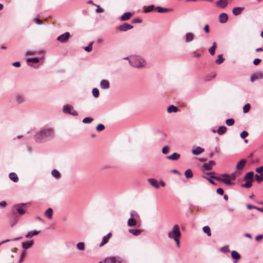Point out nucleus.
Returning a JSON list of instances; mask_svg holds the SVG:
<instances>
[{"mask_svg":"<svg viewBox=\"0 0 263 263\" xmlns=\"http://www.w3.org/2000/svg\"><path fill=\"white\" fill-rule=\"evenodd\" d=\"M7 203L5 201H2L0 202V208H4L6 206Z\"/></svg>","mask_w":263,"mask_h":263,"instance_id":"nucleus-60","label":"nucleus"},{"mask_svg":"<svg viewBox=\"0 0 263 263\" xmlns=\"http://www.w3.org/2000/svg\"><path fill=\"white\" fill-rule=\"evenodd\" d=\"M54 133H35L34 138L37 142H43L54 137Z\"/></svg>","mask_w":263,"mask_h":263,"instance_id":"nucleus-1","label":"nucleus"},{"mask_svg":"<svg viewBox=\"0 0 263 263\" xmlns=\"http://www.w3.org/2000/svg\"><path fill=\"white\" fill-rule=\"evenodd\" d=\"M96 6L97 7L96 10V11L97 13H102L104 11L103 9L102 8H101L99 5H97V6Z\"/></svg>","mask_w":263,"mask_h":263,"instance_id":"nucleus-54","label":"nucleus"},{"mask_svg":"<svg viewBox=\"0 0 263 263\" xmlns=\"http://www.w3.org/2000/svg\"><path fill=\"white\" fill-rule=\"evenodd\" d=\"M203 231L207 234L208 236H211V229L209 226H204L203 227Z\"/></svg>","mask_w":263,"mask_h":263,"instance_id":"nucleus-35","label":"nucleus"},{"mask_svg":"<svg viewBox=\"0 0 263 263\" xmlns=\"http://www.w3.org/2000/svg\"><path fill=\"white\" fill-rule=\"evenodd\" d=\"M211 178L214 179L220 182H222L226 185H231L234 184L233 182H231L229 175L227 174H222L220 177L212 176Z\"/></svg>","mask_w":263,"mask_h":263,"instance_id":"nucleus-4","label":"nucleus"},{"mask_svg":"<svg viewBox=\"0 0 263 263\" xmlns=\"http://www.w3.org/2000/svg\"><path fill=\"white\" fill-rule=\"evenodd\" d=\"M204 151V149L200 146H197L196 148L192 151V153L194 155L197 156Z\"/></svg>","mask_w":263,"mask_h":263,"instance_id":"nucleus-13","label":"nucleus"},{"mask_svg":"<svg viewBox=\"0 0 263 263\" xmlns=\"http://www.w3.org/2000/svg\"><path fill=\"white\" fill-rule=\"evenodd\" d=\"M176 244V246L178 248L180 247V238H176L173 239Z\"/></svg>","mask_w":263,"mask_h":263,"instance_id":"nucleus-58","label":"nucleus"},{"mask_svg":"<svg viewBox=\"0 0 263 263\" xmlns=\"http://www.w3.org/2000/svg\"><path fill=\"white\" fill-rule=\"evenodd\" d=\"M132 16V13L127 12L124 13L120 17L121 20L123 21L128 20Z\"/></svg>","mask_w":263,"mask_h":263,"instance_id":"nucleus-21","label":"nucleus"},{"mask_svg":"<svg viewBox=\"0 0 263 263\" xmlns=\"http://www.w3.org/2000/svg\"><path fill=\"white\" fill-rule=\"evenodd\" d=\"M123 260L120 256H109L106 257L104 260V263H123Z\"/></svg>","mask_w":263,"mask_h":263,"instance_id":"nucleus-5","label":"nucleus"},{"mask_svg":"<svg viewBox=\"0 0 263 263\" xmlns=\"http://www.w3.org/2000/svg\"><path fill=\"white\" fill-rule=\"evenodd\" d=\"M168 151H169V149L167 147V146H164L162 148V153L163 154H166L168 153Z\"/></svg>","mask_w":263,"mask_h":263,"instance_id":"nucleus-56","label":"nucleus"},{"mask_svg":"<svg viewBox=\"0 0 263 263\" xmlns=\"http://www.w3.org/2000/svg\"><path fill=\"white\" fill-rule=\"evenodd\" d=\"M22 238V237H16V238H13V239H6V240H5L4 241H2V243H4L9 242V241H16V240H18L19 239H21Z\"/></svg>","mask_w":263,"mask_h":263,"instance_id":"nucleus-49","label":"nucleus"},{"mask_svg":"<svg viewBox=\"0 0 263 263\" xmlns=\"http://www.w3.org/2000/svg\"><path fill=\"white\" fill-rule=\"evenodd\" d=\"M73 109L72 106L67 104L64 106L63 107V112L65 114H69L71 113V110Z\"/></svg>","mask_w":263,"mask_h":263,"instance_id":"nucleus-19","label":"nucleus"},{"mask_svg":"<svg viewBox=\"0 0 263 263\" xmlns=\"http://www.w3.org/2000/svg\"><path fill=\"white\" fill-rule=\"evenodd\" d=\"M51 174L56 179H59L61 177L60 173L56 169H53L52 171Z\"/></svg>","mask_w":263,"mask_h":263,"instance_id":"nucleus-30","label":"nucleus"},{"mask_svg":"<svg viewBox=\"0 0 263 263\" xmlns=\"http://www.w3.org/2000/svg\"><path fill=\"white\" fill-rule=\"evenodd\" d=\"M261 59L256 58L254 60L253 64L255 65H257L258 64H259V63L261 62Z\"/></svg>","mask_w":263,"mask_h":263,"instance_id":"nucleus-57","label":"nucleus"},{"mask_svg":"<svg viewBox=\"0 0 263 263\" xmlns=\"http://www.w3.org/2000/svg\"><path fill=\"white\" fill-rule=\"evenodd\" d=\"M247 208H248L249 210H251V209H256V206H254V205H252L250 204H247Z\"/></svg>","mask_w":263,"mask_h":263,"instance_id":"nucleus-63","label":"nucleus"},{"mask_svg":"<svg viewBox=\"0 0 263 263\" xmlns=\"http://www.w3.org/2000/svg\"><path fill=\"white\" fill-rule=\"evenodd\" d=\"M263 79V72H258L252 74L250 77V81L253 82L257 80Z\"/></svg>","mask_w":263,"mask_h":263,"instance_id":"nucleus-8","label":"nucleus"},{"mask_svg":"<svg viewBox=\"0 0 263 263\" xmlns=\"http://www.w3.org/2000/svg\"><path fill=\"white\" fill-rule=\"evenodd\" d=\"M111 236V234L110 233H109L108 234L104 236L100 244V246L102 247L104 246L105 244H106L108 242V240L110 238Z\"/></svg>","mask_w":263,"mask_h":263,"instance_id":"nucleus-17","label":"nucleus"},{"mask_svg":"<svg viewBox=\"0 0 263 263\" xmlns=\"http://www.w3.org/2000/svg\"><path fill=\"white\" fill-rule=\"evenodd\" d=\"M129 62L131 66L137 68L144 67L145 65V60L141 57L137 55L130 57Z\"/></svg>","mask_w":263,"mask_h":263,"instance_id":"nucleus-2","label":"nucleus"},{"mask_svg":"<svg viewBox=\"0 0 263 263\" xmlns=\"http://www.w3.org/2000/svg\"><path fill=\"white\" fill-rule=\"evenodd\" d=\"M231 255L233 259L238 260L240 258V254L236 251H232L231 252Z\"/></svg>","mask_w":263,"mask_h":263,"instance_id":"nucleus-32","label":"nucleus"},{"mask_svg":"<svg viewBox=\"0 0 263 263\" xmlns=\"http://www.w3.org/2000/svg\"><path fill=\"white\" fill-rule=\"evenodd\" d=\"M224 59L223 58L221 54L218 55V59L216 60V63L218 65L221 64L224 61Z\"/></svg>","mask_w":263,"mask_h":263,"instance_id":"nucleus-38","label":"nucleus"},{"mask_svg":"<svg viewBox=\"0 0 263 263\" xmlns=\"http://www.w3.org/2000/svg\"><path fill=\"white\" fill-rule=\"evenodd\" d=\"M9 178L14 182H17L18 181V178L16 173L12 172L9 175Z\"/></svg>","mask_w":263,"mask_h":263,"instance_id":"nucleus-24","label":"nucleus"},{"mask_svg":"<svg viewBox=\"0 0 263 263\" xmlns=\"http://www.w3.org/2000/svg\"><path fill=\"white\" fill-rule=\"evenodd\" d=\"M39 233H40L39 231H31V232L28 233L26 235L25 237L27 238H31L33 236L38 235L39 234Z\"/></svg>","mask_w":263,"mask_h":263,"instance_id":"nucleus-28","label":"nucleus"},{"mask_svg":"<svg viewBox=\"0 0 263 263\" xmlns=\"http://www.w3.org/2000/svg\"><path fill=\"white\" fill-rule=\"evenodd\" d=\"M217 194L222 195H223V190L222 188H218L216 191Z\"/></svg>","mask_w":263,"mask_h":263,"instance_id":"nucleus-59","label":"nucleus"},{"mask_svg":"<svg viewBox=\"0 0 263 263\" xmlns=\"http://www.w3.org/2000/svg\"><path fill=\"white\" fill-rule=\"evenodd\" d=\"M255 171L260 174H263V166L257 168Z\"/></svg>","mask_w":263,"mask_h":263,"instance_id":"nucleus-55","label":"nucleus"},{"mask_svg":"<svg viewBox=\"0 0 263 263\" xmlns=\"http://www.w3.org/2000/svg\"><path fill=\"white\" fill-rule=\"evenodd\" d=\"M180 154L177 153H174L172 155L167 156L166 158L169 160H177L180 158Z\"/></svg>","mask_w":263,"mask_h":263,"instance_id":"nucleus-20","label":"nucleus"},{"mask_svg":"<svg viewBox=\"0 0 263 263\" xmlns=\"http://www.w3.org/2000/svg\"><path fill=\"white\" fill-rule=\"evenodd\" d=\"M28 63H37L39 62V59L38 58H28L27 60Z\"/></svg>","mask_w":263,"mask_h":263,"instance_id":"nucleus-40","label":"nucleus"},{"mask_svg":"<svg viewBox=\"0 0 263 263\" xmlns=\"http://www.w3.org/2000/svg\"><path fill=\"white\" fill-rule=\"evenodd\" d=\"M100 87L103 89H106L109 87V83L107 80H103L100 82Z\"/></svg>","mask_w":263,"mask_h":263,"instance_id":"nucleus-14","label":"nucleus"},{"mask_svg":"<svg viewBox=\"0 0 263 263\" xmlns=\"http://www.w3.org/2000/svg\"><path fill=\"white\" fill-rule=\"evenodd\" d=\"M248 133H240V137L242 139H245L248 136Z\"/></svg>","mask_w":263,"mask_h":263,"instance_id":"nucleus-62","label":"nucleus"},{"mask_svg":"<svg viewBox=\"0 0 263 263\" xmlns=\"http://www.w3.org/2000/svg\"><path fill=\"white\" fill-rule=\"evenodd\" d=\"M128 232L134 236H138L141 233V231L139 229H131L128 230Z\"/></svg>","mask_w":263,"mask_h":263,"instance_id":"nucleus-26","label":"nucleus"},{"mask_svg":"<svg viewBox=\"0 0 263 263\" xmlns=\"http://www.w3.org/2000/svg\"><path fill=\"white\" fill-rule=\"evenodd\" d=\"M245 181H246V183L241 184L242 187L249 188L252 186V181H251V180H245Z\"/></svg>","mask_w":263,"mask_h":263,"instance_id":"nucleus-36","label":"nucleus"},{"mask_svg":"<svg viewBox=\"0 0 263 263\" xmlns=\"http://www.w3.org/2000/svg\"><path fill=\"white\" fill-rule=\"evenodd\" d=\"M244 10L243 7H237L233 8L232 13L235 16H238L241 14L242 11Z\"/></svg>","mask_w":263,"mask_h":263,"instance_id":"nucleus-10","label":"nucleus"},{"mask_svg":"<svg viewBox=\"0 0 263 263\" xmlns=\"http://www.w3.org/2000/svg\"><path fill=\"white\" fill-rule=\"evenodd\" d=\"M215 77V74L208 75L205 78V81H209Z\"/></svg>","mask_w":263,"mask_h":263,"instance_id":"nucleus-52","label":"nucleus"},{"mask_svg":"<svg viewBox=\"0 0 263 263\" xmlns=\"http://www.w3.org/2000/svg\"><path fill=\"white\" fill-rule=\"evenodd\" d=\"M92 93L95 98H98L99 96V90L97 88H93Z\"/></svg>","mask_w":263,"mask_h":263,"instance_id":"nucleus-42","label":"nucleus"},{"mask_svg":"<svg viewBox=\"0 0 263 263\" xmlns=\"http://www.w3.org/2000/svg\"><path fill=\"white\" fill-rule=\"evenodd\" d=\"M70 33L68 32H66L57 37V40L61 43H65L67 42L70 37Z\"/></svg>","mask_w":263,"mask_h":263,"instance_id":"nucleus-6","label":"nucleus"},{"mask_svg":"<svg viewBox=\"0 0 263 263\" xmlns=\"http://www.w3.org/2000/svg\"><path fill=\"white\" fill-rule=\"evenodd\" d=\"M156 9H157V11L159 13H164L170 11L171 10L167 8H164L160 6H157L156 7Z\"/></svg>","mask_w":263,"mask_h":263,"instance_id":"nucleus-34","label":"nucleus"},{"mask_svg":"<svg viewBox=\"0 0 263 263\" xmlns=\"http://www.w3.org/2000/svg\"><path fill=\"white\" fill-rule=\"evenodd\" d=\"M247 161L245 159H241L239 162H238L236 165V168L238 170H242L246 163Z\"/></svg>","mask_w":263,"mask_h":263,"instance_id":"nucleus-15","label":"nucleus"},{"mask_svg":"<svg viewBox=\"0 0 263 263\" xmlns=\"http://www.w3.org/2000/svg\"><path fill=\"white\" fill-rule=\"evenodd\" d=\"M137 224L136 220L133 217L129 218L127 221V225L128 227H134Z\"/></svg>","mask_w":263,"mask_h":263,"instance_id":"nucleus-27","label":"nucleus"},{"mask_svg":"<svg viewBox=\"0 0 263 263\" xmlns=\"http://www.w3.org/2000/svg\"><path fill=\"white\" fill-rule=\"evenodd\" d=\"M250 108H251V106H250V104H249V103L246 104L243 107V113H245V114L247 113L249 111Z\"/></svg>","mask_w":263,"mask_h":263,"instance_id":"nucleus-44","label":"nucleus"},{"mask_svg":"<svg viewBox=\"0 0 263 263\" xmlns=\"http://www.w3.org/2000/svg\"><path fill=\"white\" fill-rule=\"evenodd\" d=\"M34 22L37 24H42L43 23L42 21L37 18H34Z\"/></svg>","mask_w":263,"mask_h":263,"instance_id":"nucleus-61","label":"nucleus"},{"mask_svg":"<svg viewBox=\"0 0 263 263\" xmlns=\"http://www.w3.org/2000/svg\"><path fill=\"white\" fill-rule=\"evenodd\" d=\"M215 165V162L214 160H210L208 163H204L203 165V168L206 171H210L212 170V166Z\"/></svg>","mask_w":263,"mask_h":263,"instance_id":"nucleus-9","label":"nucleus"},{"mask_svg":"<svg viewBox=\"0 0 263 263\" xmlns=\"http://www.w3.org/2000/svg\"><path fill=\"white\" fill-rule=\"evenodd\" d=\"M133 28V26L127 24V23H124L117 27V29L121 31H126L132 29Z\"/></svg>","mask_w":263,"mask_h":263,"instance_id":"nucleus-7","label":"nucleus"},{"mask_svg":"<svg viewBox=\"0 0 263 263\" xmlns=\"http://www.w3.org/2000/svg\"><path fill=\"white\" fill-rule=\"evenodd\" d=\"M155 8V6L154 5H149L148 6L146 9H144L143 10V12L144 13H148V12H149L151 11H152Z\"/></svg>","mask_w":263,"mask_h":263,"instance_id":"nucleus-45","label":"nucleus"},{"mask_svg":"<svg viewBox=\"0 0 263 263\" xmlns=\"http://www.w3.org/2000/svg\"><path fill=\"white\" fill-rule=\"evenodd\" d=\"M228 2L227 0H219L216 2V6L218 7L224 8L227 6Z\"/></svg>","mask_w":263,"mask_h":263,"instance_id":"nucleus-12","label":"nucleus"},{"mask_svg":"<svg viewBox=\"0 0 263 263\" xmlns=\"http://www.w3.org/2000/svg\"><path fill=\"white\" fill-rule=\"evenodd\" d=\"M255 178L258 183L263 181V174H256L255 175Z\"/></svg>","mask_w":263,"mask_h":263,"instance_id":"nucleus-37","label":"nucleus"},{"mask_svg":"<svg viewBox=\"0 0 263 263\" xmlns=\"http://www.w3.org/2000/svg\"><path fill=\"white\" fill-rule=\"evenodd\" d=\"M194 35L191 32H187L185 34V42L186 43L190 42L193 40Z\"/></svg>","mask_w":263,"mask_h":263,"instance_id":"nucleus-22","label":"nucleus"},{"mask_svg":"<svg viewBox=\"0 0 263 263\" xmlns=\"http://www.w3.org/2000/svg\"><path fill=\"white\" fill-rule=\"evenodd\" d=\"M76 248L79 251H83L85 248L84 243L83 242H78L76 245Z\"/></svg>","mask_w":263,"mask_h":263,"instance_id":"nucleus-33","label":"nucleus"},{"mask_svg":"<svg viewBox=\"0 0 263 263\" xmlns=\"http://www.w3.org/2000/svg\"><path fill=\"white\" fill-rule=\"evenodd\" d=\"M167 236L169 238L172 239L180 238L181 236V232L179 226L178 224L174 225L172 231L168 233Z\"/></svg>","mask_w":263,"mask_h":263,"instance_id":"nucleus-3","label":"nucleus"},{"mask_svg":"<svg viewBox=\"0 0 263 263\" xmlns=\"http://www.w3.org/2000/svg\"><path fill=\"white\" fill-rule=\"evenodd\" d=\"M220 251L223 253H227L229 251V247L227 246H223L220 248Z\"/></svg>","mask_w":263,"mask_h":263,"instance_id":"nucleus-46","label":"nucleus"},{"mask_svg":"<svg viewBox=\"0 0 263 263\" xmlns=\"http://www.w3.org/2000/svg\"><path fill=\"white\" fill-rule=\"evenodd\" d=\"M15 208H16V210L20 215H22L24 214H25V211L23 209L21 208V207L20 206V205L19 204L15 205L13 207V209Z\"/></svg>","mask_w":263,"mask_h":263,"instance_id":"nucleus-31","label":"nucleus"},{"mask_svg":"<svg viewBox=\"0 0 263 263\" xmlns=\"http://www.w3.org/2000/svg\"><path fill=\"white\" fill-rule=\"evenodd\" d=\"M254 173L253 172H250L247 173L244 177V180H253Z\"/></svg>","mask_w":263,"mask_h":263,"instance_id":"nucleus-23","label":"nucleus"},{"mask_svg":"<svg viewBox=\"0 0 263 263\" xmlns=\"http://www.w3.org/2000/svg\"><path fill=\"white\" fill-rule=\"evenodd\" d=\"M227 128L224 126H219L218 129L216 130L215 129H212V132H226Z\"/></svg>","mask_w":263,"mask_h":263,"instance_id":"nucleus-47","label":"nucleus"},{"mask_svg":"<svg viewBox=\"0 0 263 263\" xmlns=\"http://www.w3.org/2000/svg\"><path fill=\"white\" fill-rule=\"evenodd\" d=\"M203 177L209 181V182L211 183V184H215V182L211 178H209L205 176H203Z\"/></svg>","mask_w":263,"mask_h":263,"instance_id":"nucleus-64","label":"nucleus"},{"mask_svg":"<svg viewBox=\"0 0 263 263\" xmlns=\"http://www.w3.org/2000/svg\"><path fill=\"white\" fill-rule=\"evenodd\" d=\"M234 120L232 118L228 119L226 120V124L228 126H231L234 123Z\"/></svg>","mask_w":263,"mask_h":263,"instance_id":"nucleus-48","label":"nucleus"},{"mask_svg":"<svg viewBox=\"0 0 263 263\" xmlns=\"http://www.w3.org/2000/svg\"><path fill=\"white\" fill-rule=\"evenodd\" d=\"M45 216L49 219H51L53 215V210L51 208H48L44 213Z\"/></svg>","mask_w":263,"mask_h":263,"instance_id":"nucleus-25","label":"nucleus"},{"mask_svg":"<svg viewBox=\"0 0 263 263\" xmlns=\"http://www.w3.org/2000/svg\"><path fill=\"white\" fill-rule=\"evenodd\" d=\"M105 127H104V125L101 123L100 124H99L96 127V129L100 132V131H102L104 129Z\"/></svg>","mask_w":263,"mask_h":263,"instance_id":"nucleus-50","label":"nucleus"},{"mask_svg":"<svg viewBox=\"0 0 263 263\" xmlns=\"http://www.w3.org/2000/svg\"><path fill=\"white\" fill-rule=\"evenodd\" d=\"M178 110V108L176 106H175L173 105H170L167 108V111L169 113L171 112H176Z\"/></svg>","mask_w":263,"mask_h":263,"instance_id":"nucleus-29","label":"nucleus"},{"mask_svg":"<svg viewBox=\"0 0 263 263\" xmlns=\"http://www.w3.org/2000/svg\"><path fill=\"white\" fill-rule=\"evenodd\" d=\"M24 98L22 96L17 95L16 96V101L18 103H23L24 101Z\"/></svg>","mask_w":263,"mask_h":263,"instance_id":"nucleus-43","label":"nucleus"},{"mask_svg":"<svg viewBox=\"0 0 263 263\" xmlns=\"http://www.w3.org/2000/svg\"><path fill=\"white\" fill-rule=\"evenodd\" d=\"M92 121V119L89 117H86L83 119V122L84 123H90Z\"/></svg>","mask_w":263,"mask_h":263,"instance_id":"nucleus-51","label":"nucleus"},{"mask_svg":"<svg viewBox=\"0 0 263 263\" xmlns=\"http://www.w3.org/2000/svg\"><path fill=\"white\" fill-rule=\"evenodd\" d=\"M147 181L149 182V183L156 189H158L159 187V185L157 182V181L154 178H149L147 179Z\"/></svg>","mask_w":263,"mask_h":263,"instance_id":"nucleus-18","label":"nucleus"},{"mask_svg":"<svg viewBox=\"0 0 263 263\" xmlns=\"http://www.w3.org/2000/svg\"><path fill=\"white\" fill-rule=\"evenodd\" d=\"M216 46V44L215 42H214L213 43V46L209 50L210 53L212 55H214L215 53Z\"/></svg>","mask_w":263,"mask_h":263,"instance_id":"nucleus-39","label":"nucleus"},{"mask_svg":"<svg viewBox=\"0 0 263 263\" xmlns=\"http://www.w3.org/2000/svg\"><path fill=\"white\" fill-rule=\"evenodd\" d=\"M184 175L187 178H190L193 177V173L190 169L186 170Z\"/></svg>","mask_w":263,"mask_h":263,"instance_id":"nucleus-41","label":"nucleus"},{"mask_svg":"<svg viewBox=\"0 0 263 263\" xmlns=\"http://www.w3.org/2000/svg\"><path fill=\"white\" fill-rule=\"evenodd\" d=\"M218 20L220 23H225L228 20V15L224 12L222 13L219 15Z\"/></svg>","mask_w":263,"mask_h":263,"instance_id":"nucleus-11","label":"nucleus"},{"mask_svg":"<svg viewBox=\"0 0 263 263\" xmlns=\"http://www.w3.org/2000/svg\"><path fill=\"white\" fill-rule=\"evenodd\" d=\"M33 241H27L22 243V247L24 249H28L32 247L33 245Z\"/></svg>","mask_w":263,"mask_h":263,"instance_id":"nucleus-16","label":"nucleus"},{"mask_svg":"<svg viewBox=\"0 0 263 263\" xmlns=\"http://www.w3.org/2000/svg\"><path fill=\"white\" fill-rule=\"evenodd\" d=\"M92 49V44L90 43L88 45V46L84 47V50L86 51H88V52H89V51H91Z\"/></svg>","mask_w":263,"mask_h":263,"instance_id":"nucleus-53","label":"nucleus"}]
</instances>
